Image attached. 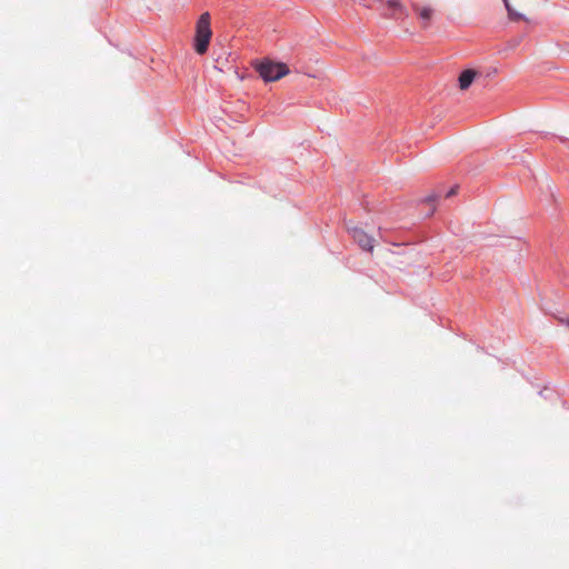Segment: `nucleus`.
Wrapping results in <instances>:
<instances>
[{"mask_svg":"<svg viewBox=\"0 0 569 569\" xmlns=\"http://www.w3.org/2000/svg\"><path fill=\"white\" fill-rule=\"evenodd\" d=\"M211 38V16L209 12H203L196 23V34L193 39L194 51L198 54H204L208 51Z\"/></svg>","mask_w":569,"mask_h":569,"instance_id":"1","label":"nucleus"},{"mask_svg":"<svg viewBox=\"0 0 569 569\" xmlns=\"http://www.w3.org/2000/svg\"><path fill=\"white\" fill-rule=\"evenodd\" d=\"M256 70L267 82L277 81L289 73V68L286 63L274 62L269 59L259 62L256 66Z\"/></svg>","mask_w":569,"mask_h":569,"instance_id":"2","label":"nucleus"},{"mask_svg":"<svg viewBox=\"0 0 569 569\" xmlns=\"http://www.w3.org/2000/svg\"><path fill=\"white\" fill-rule=\"evenodd\" d=\"M348 231L351 234L353 241L357 242L361 249L370 252L373 250L375 240L362 228L357 226L348 227Z\"/></svg>","mask_w":569,"mask_h":569,"instance_id":"3","label":"nucleus"},{"mask_svg":"<svg viewBox=\"0 0 569 569\" xmlns=\"http://www.w3.org/2000/svg\"><path fill=\"white\" fill-rule=\"evenodd\" d=\"M412 10L417 13L418 18L421 21V27L423 29L429 28L432 17L435 14V9L430 6H420L418 3L411 4Z\"/></svg>","mask_w":569,"mask_h":569,"instance_id":"4","label":"nucleus"},{"mask_svg":"<svg viewBox=\"0 0 569 569\" xmlns=\"http://www.w3.org/2000/svg\"><path fill=\"white\" fill-rule=\"evenodd\" d=\"M385 4L388 9V12L385 13V17L388 19H398L408 14L406 7L401 3L400 0H386Z\"/></svg>","mask_w":569,"mask_h":569,"instance_id":"5","label":"nucleus"},{"mask_svg":"<svg viewBox=\"0 0 569 569\" xmlns=\"http://www.w3.org/2000/svg\"><path fill=\"white\" fill-rule=\"evenodd\" d=\"M477 74H478V72L472 69H467V70L462 71L458 79L459 88L461 90H467L471 86V83L475 80Z\"/></svg>","mask_w":569,"mask_h":569,"instance_id":"6","label":"nucleus"},{"mask_svg":"<svg viewBox=\"0 0 569 569\" xmlns=\"http://www.w3.org/2000/svg\"><path fill=\"white\" fill-rule=\"evenodd\" d=\"M505 2V6H506V9L508 11V17L511 21H520V20H525V21H529V19H527L521 12H519L518 10H516L511 3L509 2V0H503Z\"/></svg>","mask_w":569,"mask_h":569,"instance_id":"7","label":"nucleus"},{"mask_svg":"<svg viewBox=\"0 0 569 569\" xmlns=\"http://www.w3.org/2000/svg\"><path fill=\"white\" fill-rule=\"evenodd\" d=\"M456 192H457V187H452V188H451V189L446 193V196H445V197H446V198H449V197H451V196L456 194Z\"/></svg>","mask_w":569,"mask_h":569,"instance_id":"8","label":"nucleus"},{"mask_svg":"<svg viewBox=\"0 0 569 569\" xmlns=\"http://www.w3.org/2000/svg\"><path fill=\"white\" fill-rule=\"evenodd\" d=\"M563 323H566L567 327H569V319L567 320H561Z\"/></svg>","mask_w":569,"mask_h":569,"instance_id":"9","label":"nucleus"}]
</instances>
